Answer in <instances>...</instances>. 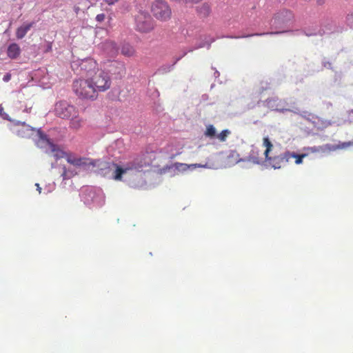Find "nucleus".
Listing matches in <instances>:
<instances>
[{
	"label": "nucleus",
	"instance_id": "1",
	"mask_svg": "<svg viewBox=\"0 0 353 353\" xmlns=\"http://www.w3.org/2000/svg\"><path fill=\"white\" fill-rule=\"evenodd\" d=\"M67 161L77 167L83 168L96 173L98 175L112 179L116 181H125L128 183V176L124 163L119 165L112 162L101 160H92L90 159L77 157L74 155H68Z\"/></svg>",
	"mask_w": 353,
	"mask_h": 353
},
{
	"label": "nucleus",
	"instance_id": "2",
	"mask_svg": "<svg viewBox=\"0 0 353 353\" xmlns=\"http://www.w3.org/2000/svg\"><path fill=\"white\" fill-rule=\"evenodd\" d=\"M294 15L291 11L283 10L276 13L274 17L270 20L268 19H262L254 21L250 26L259 27L262 30L272 29L274 31L267 32H255L242 34L239 35H226L222 36L221 38L225 37L229 39H242L248 38L254 36H263L265 34H279L290 32L293 26Z\"/></svg>",
	"mask_w": 353,
	"mask_h": 353
},
{
	"label": "nucleus",
	"instance_id": "3",
	"mask_svg": "<svg viewBox=\"0 0 353 353\" xmlns=\"http://www.w3.org/2000/svg\"><path fill=\"white\" fill-rule=\"evenodd\" d=\"M152 157L153 154L152 152H145L137 156L132 161L124 163L125 168L128 169L126 170L128 178L129 176L133 177V179L128 181L129 186L133 188H140L145 185L144 180L138 172H140L143 167L152 163Z\"/></svg>",
	"mask_w": 353,
	"mask_h": 353
},
{
	"label": "nucleus",
	"instance_id": "4",
	"mask_svg": "<svg viewBox=\"0 0 353 353\" xmlns=\"http://www.w3.org/2000/svg\"><path fill=\"white\" fill-rule=\"evenodd\" d=\"M32 139L34 140L37 147L44 150L46 153H52L57 159L63 157L64 152L61 150L58 145L54 144L40 128L36 129L35 133Z\"/></svg>",
	"mask_w": 353,
	"mask_h": 353
},
{
	"label": "nucleus",
	"instance_id": "5",
	"mask_svg": "<svg viewBox=\"0 0 353 353\" xmlns=\"http://www.w3.org/2000/svg\"><path fill=\"white\" fill-rule=\"evenodd\" d=\"M80 196L84 204L90 208H99L105 203V195L100 188L86 187L81 190Z\"/></svg>",
	"mask_w": 353,
	"mask_h": 353
},
{
	"label": "nucleus",
	"instance_id": "6",
	"mask_svg": "<svg viewBox=\"0 0 353 353\" xmlns=\"http://www.w3.org/2000/svg\"><path fill=\"white\" fill-rule=\"evenodd\" d=\"M72 90L77 96L82 99L94 100L97 97L89 78L79 79L73 81Z\"/></svg>",
	"mask_w": 353,
	"mask_h": 353
},
{
	"label": "nucleus",
	"instance_id": "7",
	"mask_svg": "<svg viewBox=\"0 0 353 353\" xmlns=\"http://www.w3.org/2000/svg\"><path fill=\"white\" fill-rule=\"evenodd\" d=\"M88 78L97 94L98 92L105 91L110 87V77L104 70H97L96 72Z\"/></svg>",
	"mask_w": 353,
	"mask_h": 353
},
{
	"label": "nucleus",
	"instance_id": "8",
	"mask_svg": "<svg viewBox=\"0 0 353 353\" xmlns=\"http://www.w3.org/2000/svg\"><path fill=\"white\" fill-rule=\"evenodd\" d=\"M151 12L158 20L165 21L171 17V8L164 0H155L151 6Z\"/></svg>",
	"mask_w": 353,
	"mask_h": 353
},
{
	"label": "nucleus",
	"instance_id": "9",
	"mask_svg": "<svg viewBox=\"0 0 353 353\" xmlns=\"http://www.w3.org/2000/svg\"><path fill=\"white\" fill-rule=\"evenodd\" d=\"M72 67L74 70H79V74L85 75V78L90 77L98 70L97 62L90 58L74 61Z\"/></svg>",
	"mask_w": 353,
	"mask_h": 353
},
{
	"label": "nucleus",
	"instance_id": "10",
	"mask_svg": "<svg viewBox=\"0 0 353 353\" xmlns=\"http://www.w3.org/2000/svg\"><path fill=\"white\" fill-rule=\"evenodd\" d=\"M10 129L12 133L19 137L32 139L37 128L26 124L25 121L13 120L10 123Z\"/></svg>",
	"mask_w": 353,
	"mask_h": 353
},
{
	"label": "nucleus",
	"instance_id": "11",
	"mask_svg": "<svg viewBox=\"0 0 353 353\" xmlns=\"http://www.w3.org/2000/svg\"><path fill=\"white\" fill-rule=\"evenodd\" d=\"M108 75L118 79H121L125 74V66L123 62L119 61H108L103 70Z\"/></svg>",
	"mask_w": 353,
	"mask_h": 353
},
{
	"label": "nucleus",
	"instance_id": "12",
	"mask_svg": "<svg viewBox=\"0 0 353 353\" xmlns=\"http://www.w3.org/2000/svg\"><path fill=\"white\" fill-rule=\"evenodd\" d=\"M136 28L139 32H148L153 29V21L150 15L141 11L135 18Z\"/></svg>",
	"mask_w": 353,
	"mask_h": 353
},
{
	"label": "nucleus",
	"instance_id": "13",
	"mask_svg": "<svg viewBox=\"0 0 353 353\" xmlns=\"http://www.w3.org/2000/svg\"><path fill=\"white\" fill-rule=\"evenodd\" d=\"M54 112L56 115L62 119H70L77 114V108L65 101H58L55 104Z\"/></svg>",
	"mask_w": 353,
	"mask_h": 353
},
{
	"label": "nucleus",
	"instance_id": "14",
	"mask_svg": "<svg viewBox=\"0 0 353 353\" xmlns=\"http://www.w3.org/2000/svg\"><path fill=\"white\" fill-rule=\"evenodd\" d=\"M239 162H250L254 165H262L264 161L260 157V150L252 145L250 147V150L248 154L243 158L239 159L236 161V163Z\"/></svg>",
	"mask_w": 353,
	"mask_h": 353
},
{
	"label": "nucleus",
	"instance_id": "15",
	"mask_svg": "<svg viewBox=\"0 0 353 353\" xmlns=\"http://www.w3.org/2000/svg\"><path fill=\"white\" fill-rule=\"evenodd\" d=\"M290 152L286 151L279 155L265 158V161L269 163V165L274 169H279L281 168L282 164L289 162Z\"/></svg>",
	"mask_w": 353,
	"mask_h": 353
},
{
	"label": "nucleus",
	"instance_id": "16",
	"mask_svg": "<svg viewBox=\"0 0 353 353\" xmlns=\"http://www.w3.org/2000/svg\"><path fill=\"white\" fill-rule=\"evenodd\" d=\"M283 104L284 102L277 97H272L263 101V105L268 107L271 110L280 112H292L290 109L285 108Z\"/></svg>",
	"mask_w": 353,
	"mask_h": 353
},
{
	"label": "nucleus",
	"instance_id": "17",
	"mask_svg": "<svg viewBox=\"0 0 353 353\" xmlns=\"http://www.w3.org/2000/svg\"><path fill=\"white\" fill-rule=\"evenodd\" d=\"M196 168H208L207 164L202 165L199 163L195 164H186L181 163H176L170 166H167L165 169H173L174 171H177L179 172H183L188 170H194Z\"/></svg>",
	"mask_w": 353,
	"mask_h": 353
},
{
	"label": "nucleus",
	"instance_id": "18",
	"mask_svg": "<svg viewBox=\"0 0 353 353\" xmlns=\"http://www.w3.org/2000/svg\"><path fill=\"white\" fill-rule=\"evenodd\" d=\"M103 48L106 54L110 57H116L119 50V48L117 46V43L112 41H106L104 42L103 43Z\"/></svg>",
	"mask_w": 353,
	"mask_h": 353
},
{
	"label": "nucleus",
	"instance_id": "19",
	"mask_svg": "<svg viewBox=\"0 0 353 353\" xmlns=\"http://www.w3.org/2000/svg\"><path fill=\"white\" fill-rule=\"evenodd\" d=\"M34 22H24L21 26H20L16 30V37L17 39H22L28 31L33 27L34 25Z\"/></svg>",
	"mask_w": 353,
	"mask_h": 353
},
{
	"label": "nucleus",
	"instance_id": "20",
	"mask_svg": "<svg viewBox=\"0 0 353 353\" xmlns=\"http://www.w3.org/2000/svg\"><path fill=\"white\" fill-rule=\"evenodd\" d=\"M21 50L19 44L12 43L8 45L7 48V55L11 59H16L21 54Z\"/></svg>",
	"mask_w": 353,
	"mask_h": 353
},
{
	"label": "nucleus",
	"instance_id": "21",
	"mask_svg": "<svg viewBox=\"0 0 353 353\" xmlns=\"http://www.w3.org/2000/svg\"><path fill=\"white\" fill-rule=\"evenodd\" d=\"M186 54H187V52H184L182 54V55H181L179 57L176 58L175 61L173 62L172 64H164V65H161V67H159L157 69V70L156 72V74H166V73L170 72L173 69V68L175 65V64L180 59H181Z\"/></svg>",
	"mask_w": 353,
	"mask_h": 353
},
{
	"label": "nucleus",
	"instance_id": "22",
	"mask_svg": "<svg viewBox=\"0 0 353 353\" xmlns=\"http://www.w3.org/2000/svg\"><path fill=\"white\" fill-rule=\"evenodd\" d=\"M119 49L121 50V54L125 57H130L136 54L135 48L129 43H123Z\"/></svg>",
	"mask_w": 353,
	"mask_h": 353
},
{
	"label": "nucleus",
	"instance_id": "23",
	"mask_svg": "<svg viewBox=\"0 0 353 353\" xmlns=\"http://www.w3.org/2000/svg\"><path fill=\"white\" fill-rule=\"evenodd\" d=\"M215 41L214 38L210 36H205L204 39L194 48L189 50V52H192L195 49L201 48L206 47L208 49L210 48L211 43Z\"/></svg>",
	"mask_w": 353,
	"mask_h": 353
},
{
	"label": "nucleus",
	"instance_id": "24",
	"mask_svg": "<svg viewBox=\"0 0 353 353\" xmlns=\"http://www.w3.org/2000/svg\"><path fill=\"white\" fill-rule=\"evenodd\" d=\"M196 11L201 17H207L211 12V8L208 3H204L201 6L197 7Z\"/></svg>",
	"mask_w": 353,
	"mask_h": 353
},
{
	"label": "nucleus",
	"instance_id": "25",
	"mask_svg": "<svg viewBox=\"0 0 353 353\" xmlns=\"http://www.w3.org/2000/svg\"><path fill=\"white\" fill-rule=\"evenodd\" d=\"M347 147H350V143H348V141L343 142L338 145L326 144L325 145H323V152L325 150L334 151L339 149H345Z\"/></svg>",
	"mask_w": 353,
	"mask_h": 353
},
{
	"label": "nucleus",
	"instance_id": "26",
	"mask_svg": "<svg viewBox=\"0 0 353 353\" xmlns=\"http://www.w3.org/2000/svg\"><path fill=\"white\" fill-rule=\"evenodd\" d=\"M263 146L265 147L266 149L264 151L265 159L270 156V152L272 150L273 144L270 141L268 137H265L263 139Z\"/></svg>",
	"mask_w": 353,
	"mask_h": 353
},
{
	"label": "nucleus",
	"instance_id": "27",
	"mask_svg": "<svg viewBox=\"0 0 353 353\" xmlns=\"http://www.w3.org/2000/svg\"><path fill=\"white\" fill-rule=\"evenodd\" d=\"M326 32H327L325 30L321 28H315L313 30L307 29L304 30V34L307 37L314 36L317 34L322 35Z\"/></svg>",
	"mask_w": 353,
	"mask_h": 353
},
{
	"label": "nucleus",
	"instance_id": "28",
	"mask_svg": "<svg viewBox=\"0 0 353 353\" xmlns=\"http://www.w3.org/2000/svg\"><path fill=\"white\" fill-rule=\"evenodd\" d=\"M70 127L74 129H78L81 125V119L79 117L78 113L70 118Z\"/></svg>",
	"mask_w": 353,
	"mask_h": 353
},
{
	"label": "nucleus",
	"instance_id": "29",
	"mask_svg": "<svg viewBox=\"0 0 353 353\" xmlns=\"http://www.w3.org/2000/svg\"><path fill=\"white\" fill-rule=\"evenodd\" d=\"M307 156L306 154H297L295 152H290V157H289V161L292 158L296 159L295 163L299 165L301 164L303 162V159Z\"/></svg>",
	"mask_w": 353,
	"mask_h": 353
},
{
	"label": "nucleus",
	"instance_id": "30",
	"mask_svg": "<svg viewBox=\"0 0 353 353\" xmlns=\"http://www.w3.org/2000/svg\"><path fill=\"white\" fill-rule=\"evenodd\" d=\"M60 169L61 170V176L63 177V181L69 179L72 176V172L66 170L65 167H61Z\"/></svg>",
	"mask_w": 353,
	"mask_h": 353
},
{
	"label": "nucleus",
	"instance_id": "31",
	"mask_svg": "<svg viewBox=\"0 0 353 353\" xmlns=\"http://www.w3.org/2000/svg\"><path fill=\"white\" fill-rule=\"evenodd\" d=\"M216 134V129L212 125H209L207 126L206 131L205 132V135L208 137H214Z\"/></svg>",
	"mask_w": 353,
	"mask_h": 353
},
{
	"label": "nucleus",
	"instance_id": "32",
	"mask_svg": "<svg viewBox=\"0 0 353 353\" xmlns=\"http://www.w3.org/2000/svg\"><path fill=\"white\" fill-rule=\"evenodd\" d=\"M230 134V131L229 130H223L217 135V138L221 141H225L226 140L227 137Z\"/></svg>",
	"mask_w": 353,
	"mask_h": 353
},
{
	"label": "nucleus",
	"instance_id": "33",
	"mask_svg": "<svg viewBox=\"0 0 353 353\" xmlns=\"http://www.w3.org/2000/svg\"><path fill=\"white\" fill-rule=\"evenodd\" d=\"M55 185H56L54 183H49L48 185H46V187L44 188V193L48 194V193L52 192L54 190Z\"/></svg>",
	"mask_w": 353,
	"mask_h": 353
},
{
	"label": "nucleus",
	"instance_id": "34",
	"mask_svg": "<svg viewBox=\"0 0 353 353\" xmlns=\"http://www.w3.org/2000/svg\"><path fill=\"white\" fill-rule=\"evenodd\" d=\"M347 23L351 28H353V13L347 15Z\"/></svg>",
	"mask_w": 353,
	"mask_h": 353
},
{
	"label": "nucleus",
	"instance_id": "35",
	"mask_svg": "<svg viewBox=\"0 0 353 353\" xmlns=\"http://www.w3.org/2000/svg\"><path fill=\"white\" fill-rule=\"evenodd\" d=\"M0 117L5 119V120H8V121H10L11 123H12V121L10 119V118L9 117L8 114L7 113H6L5 112H3V110H2V112H0Z\"/></svg>",
	"mask_w": 353,
	"mask_h": 353
},
{
	"label": "nucleus",
	"instance_id": "36",
	"mask_svg": "<svg viewBox=\"0 0 353 353\" xmlns=\"http://www.w3.org/2000/svg\"><path fill=\"white\" fill-rule=\"evenodd\" d=\"M239 154L234 151V150H232L230 153V154L228 155V158H235V161L239 159Z\"/></svg>",
	"mask_w": 353,
	"mask_h": 353
},
{
	"label": "nucleus",
	"instance_id": "37",
	"mask_svg": "<svg viewBox=\"0 0 353 353\" xmlns=\"http://www.w3.org/2000/svg\"><path fill=\"white\" fill-rule=\"evenodd\" d=\"M309 150L312 152L323 151V146H320V147L314 146V147L309 148Z\"/></svg>",
	"mask_w": 353,
	"mask_h": 353
},
{
	"label": "nucleus",
	"instance_id": "38",
	"mask_svg": "<svg viewBox=\"0 0 353 353\" xmlns=\"http://www.w3.org/2000/svg\"><path fill=\"white\" fill-rule=\"evenodd\" d=\"M105 14H99L96 16V21L98 22H102L105 19Z\"/></svg>",
	"mask_w": 353,
	"mask_h": 353
},
{
	"label": "nucleus",
	"instance_id": "39",
	"mask_svg": "<svg viewBox=\"0 0 353 353\" xmlns=\"http://www.w3.org/2000/svg\"><path fill=\"white\" fill-rule=\"evenodd\" d=\"M322 65L323 68L331 69L332 63L330 61H325V59L322 61Z\"/></svg>",
	"mask_w": 353,
	"mask_h": 353
},
{
	"label": "nucleus",
	"instance_id": "40",
	"mask_svg": "<svg viewBox=\"0 0 353 353\" xmlns=\"http://www.w3.org/2000/svg\"><path fill=\"white\" fill-rule=\"evenodd\" d=\"M11 79V74L10 72H7L3 77V81L4 82H8Z\"/></svg>",
	"mask_w": 353,
	"mask_h": 353
},
{
	"label": "nucleus",
	"instance_id": "41",
	"mask_svg": "<svg viewBox=\"0 0 353 353\" xmlns=\"http://www.w3.org/2000/svg\"><path fill=\"white\" fill-rule=\"evenodd\" d=\"M119 0H103V1L108 6H113L117 3Z\"/></svg>",
	"mask_w": 353,
	"mask_h": 353
},
{
	"label": "nucleus",
	"instance_id": "42",
	"mask_svg": "<svg viewBox=\"0 0 353 353\" xmlns=\"http://www.w3.org/2000/svg\"><path fill=\"white\" fill-rule=\"evenodd\" d=\"M219 76H220V72L218 70H215L214 73V78L216 79Z\"/></svg>",
	"mask_w": 353,
	"mask_h": 353
},
{
	"label": "nucleus",
	"instance_id": "43",
	"mask_svg": "<svg viewBox=\"0 0 353 353\" xmlns=\"http://www.w3.org/2000/svg\"><path fill=\"white\" fill-rule=\"evenodd\" d=\"M35 185L37 186V190L39 192V194L41 193V188L39 186V183H36Z\"/></svg>",
	"mask_w": 353,
	"mask_h": 353
},
{
	"label": "nucleus",
	"instance_id": "44",
	"mask_svg": "<svg viewBox=\"0 0 353 353\" xmlns=\"http://www.w3.org/2000/svg\"><path fill=\"white\" fill-rule=\"evenodd\" d=\"M350 143V146H353V140L351 141H348Z\"/></svg>",
	"mask_w": 353,
	"mask_h": 353
},
{
	"label": "nucleus",
	"instance_id": "45",
	"mask_svg": "<svg viewBox=\"0 0 353 353\" xmlns=\"http://www.w3.org/2000/svg\"><path fill=\"white\" fill-rule=\"evenodd\" d=\"M114 148L113 145H111L109 148H108V152H110L112 148Z\"/></svg>",
	"mask_w": 353,
	"mask_h": 353
},
{
	"label": "nucleus",
	"instance_id": "46",
	"mask_svg": "<svg viewBox=\"0 0 353 353\" xmlns=\"http://www.w3.org/2000/svg\"><path fill=\"white\" fill-rule=\"evenodd\" d=\"M3 110L2 105L0 104V112H2V110Z\"/></svg>",
	"mask_w": 353,
	"mask_h": 353
},
{
	"label": "nucleus",
	"instance_id": "47",
	"mask_svg": "<svg viewBox=\"0 0 353 353\" xmlns=\"http://www.w3.org/2000/svg\"><path fill=\"white\" fill-rule=\"evenodd\" d=\"M351 114H353V110L349 111V114L350 115Z\"/></svg>",
	"mask_w": 353,
	"mask_h": 353
},
{
	"label": "nucleus",
	"instance_id": "48",
	"mask_svg": "<svg viewBox=\"0 0 353 353\" xmlns=\"http://www.w3.org/2000/svg\"><path fill=\"white\" fill-rule=\"evenodd\" d=\"M120 143V141H117V143H116V145Z\"/></svg>",
	"mask_w": 353,
	"mask_h": 353
},
{
	"label": "nucleus",
	"instance_id": "49",
	"mask_svg": "<svg viewBox=\"0 0 353 353\" xmlns=\"http://www.w3.org/2000/svg\"><path fill=\"white\" fill-rule=\"evenodd\" d=\"M318 3L321 4V2L320 1V0H318Z\"/></svg>",
	"mask_w": 353,
	"mask_h": 353
}]
</instances>
